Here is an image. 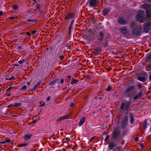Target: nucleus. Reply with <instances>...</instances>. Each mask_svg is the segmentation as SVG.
<instances>
[{"label": "nucleus", "instance_id": "4be33fe9", "mask_svg": "<svg viewBox=\"0 0 151 151\" xmlns=\"http://www.w3.org/2000/svg\"><path fill=\"white\" fill-rule=\"evenodd\" d=\"M93 50L96 51L98 53H99L101 50V47L98 46L95 47L94 49H93Z\"/></svg>", "mask_w": 151, "mask_h": 151}, {"label": "nucleus", "instance_id": "13d9d810", "mask_svg": "<svg viewBox=\"0 0 151 151\" xmlns=\"http://www.w3.org/2000/svg\"><path fill=\"white\" fill-rule=\"evenodd\" d=\"M31 31L33 35L35 34L37 32L36 30H31Z\"/></svg>", "mask_w": 151, "mask_h": 151}, {"label": "nucleus", "instance_id": "f8f14e48", "mask_svg": "<svg viewBox=\"0 0 151 151\" xmlns=\"http://www.w3.org/2000/svg\"><path fill=\"white\" fill-rule=\"evenodd\" d=\"M75 14L74 12H68L66 13V16L68 19H71L74 17Z\"/></svg>", "mask_w": 151, "mask_h": 151}, {"label": "nucleus", "instance_id": "603ef678", "mask_svg": "<svg viewBox=\"0 0 151 151\" xmlns=\"http://www.w3.org/2000/svg\"><path fill=\"white\" fill-rule=\"evenodd\" d=\"M109 135H108L105 138L104 140V141L105 142L107 140L109 139Z\"/></svg>", "mask_w": 151, "mask_h": 151}, {"label": "nucleus", "instance_id": "a878e982", "mask_svg": "<svg viewBox=\"0 0 151 151\" xmlns=\"http://www.w3.org/2000/svg\"><path fill=\"white\" fill-rule=\"evenodd\" d=\"M145 61L147 62H149L151 63V53L147 56V57Z\"/></svg>", "mask_w": 151, "mask_h": 151}, {"label": "nucleus", "instance_id": "393cba45", "mask_svg": "<svg viewBox=\"0 0 151 151\" xmlns=\"http://www.w3.org/2000/svg\"><path fill=\"white\" fill-rule=\"evenodd\" d=\"M147 17V18H150L151 17V12L149 9L146 10Z\"/></svg>", "mask_w": 151, "mask_h": 151}, {"label": "nucleus", "instance_id": "39448f33", "mask_svg": "<svg viewBox=\"0 0 151 151\" xmlns=\"http://www.w3.org/2000/svg\"><path fill=\"white\" fill-rule=\"evenodd\" d=\"M144 30L145 32L148 33L150 31L151 27V22L145 23L144 24Z\"/></svg>", "mask_w": 151, "mask_h": 151}, {"label": "nucleus", "instance_id": "5fc2aeb1", "mask_svg": "<svg viewBox=\"0 0 151 151\" xmlns=\"http://www.w3.org/2000/svg\"><path fill=\"white\" fill-rule=\"evenodd\" d=\"M66 47H67L68 49H70V46L68 45V44H66L65 45Z\"/></svg>", "mask_w": 151, "mask_h": 151}, {"label": "nucleus", "instance_id": "412c9836", "mask_svg": "<svg viewBox=\"0 0 151 151\" xmlns=\"http://www.w3.org/2000/svg\"><path fill=\"white\" fill-rule=\"evenodd\" d=\"M6 77H8L9 78V80H10L12 79H14V80H15V78H14L13 75L12 73H9L7 75Z\"/></svg>", "mask_w": 151, "mask_h": 151}, {"label": "nucleus", "instance_id": "8fccbe9b", "mask_svg": "<svg viewBox=\"0 0 151 151\" xmlns=\"http://www.w3.org/2000/svg\"><path fill=\"white\" fill-rule=\"evenodd\" d=\"M60 83L62 84H64V79L63 78H61L60 80Z\"/></svg>", "mask_w": 151, "mask_h": 151}, {"label": "nucleus", "instance_id": "ddd939ff", "mask_svg": "<svg viewBox=\"0 0 151 151\" xmlns=\"http://www.w3.org/2000/svg\"><path fill=\"white\" fill-rule=\"evenodd\" d=\"M129 122L131 124H132L134 122V116L132 112L129 113Z\"/></svg>", "mask_w": 151, "mask_h": 151}, {"label": "nucleus", "instance_id": "1a4fd4ad", "mask_svg": "<svg viewBox=\"0 0 151 151\" xmlns=\"http://www.w3.org/2000/svg\"><path fill=\"white\" fill-rule=\"evenodd\" d=\"M117 22L121 25H125L127 24V22L122 17H119L117 19Z\"/></svg>", "mask_w": 151, "mask_h": 151}, {"label": "nucleus", "instance_id": "774afa93", "mask_svg": "<svg viewBox=\"0 0 151 151\" xmlns=\"http://www.w3.org/2000/svg\"><path fill=\"white\" fill-rule=\"evenodd\" d=\"M149 79L150 81H151V74L149 76Z\"/></svg>", "mask_w": 151, "mask_h": 151}, {"label": "nucleus", "instance_id": "423d86ee", "mask_svg": "<svg viewBox=\"0 0 151 151\" xmlns=\"http://www.w3.org/2000/svg\"><path fill=\"white\" fill-rule=\"evenodd\" d=\"M128 120V117L127 115H125L122 119L121 124V128L124 129L127 124Z\"/></svg>", "mask_w": 151, "mask_h": 151}, {"label": "nucleus", "instance_id": "473e14b6", "mask_svg": "<svg viewBox=\"0 0 151 151\" xmlns=\"http://www.w3.org/2000/svg\"><path fill=\"white\" fill-rule=\"evenodd\" d=\"M57 82V80L56 79L52 81L49 84V85L54 86L56 84V83Z\"/></svg>", "mask_w": 151, "mask_h": 151}, {"label": "nucleus", "instance_id": "f3484780", "mask_svg": "<svg viewBox=\"0 0 151 151\" xmlns=\"http://www.w3.org/2000/svg\"><path fill=\"white\" fill-rule=\"evenodd\" d=\"M41 83V81H39L38 82L37 84L34 86V88L32 89V91H35L37 89L40 88Z\"/></svg>", "mask_w": 151, "mask_h": 151}, {"label": "nucleus", "instance_id": "3c124183", "mask_svg": "<svg viewBox=\"0 0 151 151\" xmlns=\"http://www.w3.org/2000/svg\"><path fill=\"white\" fill-rule=\"evenodd\" d=\"M26 35L28 37H31V35L29 32H27L26 34Z\"/></svg>", "mask_w": 151, "mask_h": 151}, {"label": "nucleus", "instance_id": "20e7f679", "mask_svg": "<svg viewBox=\"0 0 151 151\" xmlns=\"http://www.w3.org/2000/svg\"><path fill=\"white\" fill-rule=\"evenodd\" d=\"M104 33L102 31H99L96 35L97 40L99 43H101L104 39Z\"/></svg>", "mask_w": 151, "mask_h": 151}, {"label": "nucleus", "instance_id": "37998d69", "mask_svg": "<svg viewBox=\"0 0 151 151\" xmlns=\"http://www.w3.org/2000/svg\"><path fill=\"white\" fill-rule=\"evenodd\" d=\"M68 116L66 115H63L62 116V118L63 119V120L65 119H66L68 118Z\"/></svg>", "mask_w": 151, "mask_h": 151}, {"label": "nucleus", "instance_id": "bb28decb", "mask_svg": "<svg viewBox=\"0 0 151 151\" xmlns=\"http://www.w3.org/2000/svg\"><path fill=\"white\" fill-rule=\"evenodd\" d=\"M137 79L141 82H145L146 80L145 77L142 76H138L137 78Z\"/></svg>", "mask_w": 151, "mask_h": 151}, {"label": "nucleus", "instance_id": "4468645a", "mask_svg": "<svg viewBox=\"0 0 151 151\" xmlns=\"http://www.w3.org/2000/svg\"><path fill=\"white\" fill-rule=\"evenodd\" d=\"M142 94V92L141 91H140L137 94V95H136L133 98L132 101H134L137 100L139 98H140Z\"/></svg>", "mask_w": 151, "mask_h": 151}, {"label": "nucleus", "instance_id": "58836bf2", "mask_svg": "<svg viewBox=\"0 0 151 151\" xmlns=\"http://www.w3.org/2000/svg\"><path fill=\"white\" fill-rule=\"evenodd\" d=\"M63 120V119L62 118V116H60L59 118H58V119H57L56 120V122H60V121H61Z\"/></svg>", "mask_w": 151, "mask_h": 151}, {"label": "nucleus", "instance_id": "f257e3e1", "mask_svg": "<svg viewBox=\"0 0 151 151\" xmlns=\"http://www.w3.org/2000/svg\"><path fill=\"white\" fill-rule=\"evenodd\" d=\"M121 139L120 131L118 129H114L112 132L110 138L111 142L108 145L109 150H113V151H122L120 149L122 147L121 146H117L121 143Z\"/></svg>", "mask_w": 151, "mask_h": 151}, {"label": "nucleus", "instance_id": "0eeeda50", "mask_svg": "<svg viewBox=\"0 0 151 151\" xmlns=\"http://www.w3.org/2000/svg\"><path fill=\"white\" fill-rule=\"evenodd\" d=\"M144 15V13L143 12L139 11L137 15L135 17L136 20L137 21H139L143 19Z\"/></svg>", "mask_w": 151, "mask_h": 151}, {"label": "nucleus", "instance_id": "72a5a7b5", "mask_svg": "<svg viewBox=\"0 0 151 151\" xmlns=\"http://www.w3.org/2000/svg\"><path fill=\"white\" fill-rule=\"evenodd\" d=\"M17 18V17L16 15H12L10 17L8 18V19H13Z\"/></svg>", "mask_w": 151, "mask_h": 151}, {"label": "nucleus", "instance_id": "4d7b16f0", "mask_svg": "<svg viewBox=\"0 0 151 151\" xmlns=\"http://www.w3.org/2000/svg\"><path fill=\"white\" fill-rule=\"evenodd\" d=\"M68 19L67 18V17L65 16V17H64V19L62 20V21L63 22H65L66 20Z\"/></svg>", "mask_w": 151, "mask_h": 151}, {"label": "nucleus", "instance_id": "c85d7f7f", "mask_svg": "<svg viewBox=\"0 0 151 151\" xmlns=\"http://www.w3.org/2000/svg\"><path fill=\"white\" fill-rule=\"evenodd\" d=\"M54 47L53 46V45H50L49 46L48 48H46V50H49L50 51H51L52 50L54 49Z\"/></svg>", "mask_w": 151, "mask_h": 151}, {"label": "nucleus", "instance_id": "6ab92c4d", "mask_svg": "<svg viewBox=\"0 0 151 151\" xmlns=\"http://www.w3.org/2000/svg\"><path fill=\"white\" fill-rule=\"evenodd\" d=\"M74 25L73 24L71 23H70L69 24V25L68 27V29L69 31L72 32L73 30V29L74 27Z\"/></svg>", "mask_w": 151, "mask_h": 151}, {"label": "nucleus", "instance_id": "49530a36", "mask_svg": "<svg viewBox=\"0 0 151 151\" xmlns=\"http://www.w3.org/2000/svg\"><path fill=\"white\" fill-rule=\"evenodd\" d=\"M71 20L70 21H69L68 22V24H69L68 22H70V23H72L73 24H74V22L75 21V20L74 19H71Z\"/></svg>", "mask_w": 151, "mask_h": 151}, {"label": "nucleus", "instance_id": "aec40b11", "mask_svg": "<svg viewBox=\"0 0 151 151\" xmlns=\"http://www.w3.org/2000/svg\"><path fill=\"white\" fill-rule=\"evenodd\" d=\"M85 119V117H83L81 119L78 124V126L79 127H81L84 123Z\"/></svg>", "mask_w": 151, "mask_h": 151}, {"label": "nucleus", "instance_id": "9b49d317", "mask_svg": "<svg viewBox=\"0 0 151 151\" xmlns=\"http://www.w3.org/2000/svg\"><path fill=\"white\" fill-rule=\"evenodd\" d=\"M89 6L93 7H97V0H90L89 1Z\"/></svg>", "mask_w": 151, "mask_h": 151}, {"label": "nucleus", "instance_id": "dca6fc26", "mask_svg": "<svg viewBox=\"0 0 151 151\" xmlns=\"http://www.w3.org/2000/svg\"><path fill=\"white\" fill-rule=\"evenodd\" d=\"M151 7V4H145L141 5V7L142 9H144L146 10H148Z\"/></svg>", "mask_w": 151, "mask_h": 151}, {"label": "nucleus", "instance_id": "e2e57ef3", "mask_svg": "<svg viewBox=\"0 0 151 151\" xmlns=\"http://www.w3.org/2000/svg\"><path fill=\"white\" fill-rule=\"evenodd\" d=\"M66 138V140L67 141H69L70 140V138L69 137H67L66 138Z\"/></svg>", "mask_w": 151, "mask_h": 151}, {"label": "nucleus", "instance_id": "a19ab883", "mask_svg": "<svg viewBox=\"0 0 151 151\" xmlns=\"http://www.w3.org/2000/svg\"><path fill=\"white\" fill-rule=\"evenodd\" d=\"M33 5H35V6L36 8H40V4L37 2L36 4L33 3Z\"/></svg>", "mask_w": 151, "mask_h": 151}, {"label": "nucleus", "instance_id": "ea45409f", "mask_svg": "<svg viewBox=\"0 0 151 151\" xmlns=\"http://www.w3.org/2000/svg\"><path fill=\"white\" fill-rule=\"evenodd\" d=\"M14 88V86L13 85H12L10 86L6 90V91H9L10 90L12 89L13 88Z\"/></svg>", "mask_w": 151, "mask_h": 151}, {"label": "nucleus", "instance_id": "f03ea898", "mask_svg": "<svg viewBox=\"0 0 151 151\" xmlns=\"http://www.w3.org/2000/svg\"><path fill=\"white\" fill-rule=\"evenodd\" d=\"M132 96V94H127V97L129 98V100L128 101H126L121 104L119 108L120 112L121 113H123L124 111H126L128 113L129 111V108L133 103V102L131 101L132 99L131 97Z\"/></svg>", "mask_w": 151, "mask_h": 151}, {"label": "nucleus", "instance_id": "7ed1b4c3", "mask_svg": "<svg viewBox=\"0 0 151 151\" xmlns=\"http://www.w3.org/2000/svg\"><path fill=\"white\" fill-rule=\"evenodd\" d=\"M142 29L141 27H135L132 30V34L133 35H140L142 34Z\"/></svg>", "mask_w": 151, "mask_h": 151}, {"label": "nucleus", "instance_id": "b1692460", "mask_svg": "<svg viewBox=\"0 0 151 151\" xmlns=\"http://www.w3.org/2000/svg\"><path fill=\"white\" fill-rule=\"evenodd\" d=\"M79 81L78 79H76V78H73L71 82V84L73 85L76 84Z\"/></svg>", "mask_w": 151, "mask_h": 151}, {"label": "nucleus", "instance_id": "6e6d98bb", "mask_svg": "<svg viewBox=\"0 0 151 151\" xmlns=\"http://www.w3.org/2000/svg\"><path fill=\"white\" fill-rule=\"evenodd\" d=\"M64 58V56L63 55H60L59 56V58L60 60H62Z\"/></svg>", "mask_w": 151, "mask_h": 151}, {"label": "nucleus", "instance_id": "de8ad7c7", "mask_svg": "<svg viewBox=\"0 0 151 151\" xmlns=\"http://www.w3.org/2000/svg\"><path fill=\"white\" fill-rule=\"evenodd\" d=\"M103 46L104 47H106L108 45V43L106 42V41L104 43H103Z\"/></svg>", "mask_w": 151, "mask_h": 151}, {"label": "nucleus", "instance_id": "4c0bfd02", "mask_svg": "<svg viewBox=\"0 0 151 151\" xmlns=\"http://www.w3.org/2000/svg\"><path fill=\"white\" fill-rule=\"evenodd\" d=\"M112 87L111 86H108L105 88V90L107 91H109L112 89Z\"/></svg>", "mask_w": 151, "mask_h": 151}, {"label": "nucleus", "instance_id": "338daca9", "mask_svg": "<svg viewBox=\"0 0 151 151\" xmlns=\"http://www.w3.org/2000/svg\"><path fill=\"white\" fill-rule=\"evenodd\" d=\"M13 104H11L8 106H7V107L8 108H11L12 106H13Z\"/></svg>", "mask_w": 151, "mask_h": 151}, {"label": "nucleus", "instance_id": "0e129e2a", "mask_svg": "<svg viewBox=\"0 0 151 151\" xmlns=\"http://www.w3.org/2000/svg\"><path fill=\"white\" fill-rule=\"evenodd\" d=\"M17 63H15L13 65L15 66H19V65Z\"/></svg>", "mask_w": 151, "mask_h": 151}, {"label": "nucleus", "instance_id": "680f3d73", "mask_svg": "<svg viewBox=\"0 0 151 151\" xmlns=\"http://www.w3.org/2000/svg\"><path fill=\"white\" fill-rule=\"evenodd\" d=\"M91 78V76L90 75H88L86 76V78L88 79H89Z\"/></svg>", "mask_w": 151, "mask_h": 151}, {"label": "nucleus", "instance_id": "a211bd4d", "mask_svg": "<svg viewBox=\"0 0 151 151\" xmlns=\"http://www.w3.org/2000/svg\"><path fill=\"white\" fill-rule=\"evenodd\" d=\"M111 9L110 8L104 9L103 10V14L104 15H106L111 10Z\"/></svg>", "mask_w": 151, "mask_h": 151}, {"label": "nucleus", "instance_id": "79ce46f5", "mask_svg": "<svg viewBox=\"0 0 151 151\" xmlns=\"http://www.w3.org/2000/svg\"><path fill=\"white\" fill-rule=\"evenodd\" d=\"M27 88V86L26 85L24 86L21 89V90L22 91H25L26 90Z\"/></svg>", "mask_w": 151, "mask_h": 151}, {"label": "nucleus", "instance_id": "f704fd0d", "mask_svg": "<svg viewBox=\"0 0 151 151\" xmlns=\"http://www.w3.org/2000/svg\"><path fill=\"white\" fill-rule=\"evenodd\" d=\"M14 106L17 107H20L22 106V105L21 103H15Z\"/></svg>", "mask_w": 151, "mask_h": 151}, {"label": "nucleus", "instance_id": "cd10ccee", "mask_svg": "<svg viewBox=\"0 0 151 151\" xmlns=\"http://www.w3.org/2000/svg\"><path fill=\"white\" fill-rule=\"evenodd\" d=\"M37 21L36 19H28L27 20V22L30 24H34Z\"/></svg>", "mask_w": 151, "mask_h": 151}, {"label": "nucleus", "instance_id": "6e6552de", "mask_svg": "<svg viewBox=\"0 0 151 151\" xmlns=\"http://www.w3.org/2000/svg\"><path fill=\"white\" fill-rule=\"evenodd\" d=\"M134 88L135 86H130L127 87L124 92V93H125L126 96H127V94L129 93L132 94V93H130V92L132 91Z\"/></svg>", "mask_w": 151, "mask_h": 151}, {"label": "nucleus", "instance_id": "2eb2a0df", "mask_svg": "<svg viewBox=\"0 0 151 151\" xmlns=\"http://www.w3.org/2000/svg\"><path fill=\"white\" fill-rule=\"evenodd\" d=\"M32 136L31 134H25L23 136V138L24 140H28L30 139L31 137Z\"/></svg>", "mask_w": 151, "mask_h": 151}, {"label": "nucleus", "instance_id": "c03bdc74", "mask_svg": "<svg viewBox=\"0 0 151 151\" xmlns=\"http://www.w3.org/2000/svg\"><path fill=\"white\" fill-rule=\"evenodd\" d=\"M68 32L69 34L68 38L70 40L72 36V34L71 33V32H70V31H69Z\"/></svg>", "mask_w": 151, "mask_h": 151}, {"label": "nucleus", "instance_id": "5701e85b", "mask_svg": "<svg viewBox=\"0 0 151 151\" xmlns=\"http://www.w3.org/2000/svg\"><path fill=\"white\" fill-rule=\"evenodd\" d=\"M147 119H146L144 122L143 124V129L144 130H145L147 128Z\"/></svg>", "mask_w": 151, "mask_h": 151}, {"label": "nucleus", "instance_id": "052dcab7", "mask_svg": "<svg viewBox=\"0 0 151 151\" xmlns=\"http://www.w3.org/2000/svg\"><path fill=\"white\" fill-rule=\"evenodd\" d=\"M50 96H48L47 97L46 99L47 102H48L49 101V100H50Z\"/></svg>", "mask_w": 151, "mask_h": 151}, {"label": "nucleus", "instance_id": "c756f323", "mask_svg": "<svg viewBox=\"0 0 151 151\" xmlns=\"http://www.w3.org/2000/svg\"><path fill=\"white\" fill-rule=\"evenodd\" d=\"M145 70L147 71L151 70V64L147 65L146 66Z\"/></svg>", "mask_w": 151, "mask_h": 151}, {"label": "nucleus", "instance_id": "c9c22d12", "mask_svg": "<svg viewBox=\"0 0 151 151\" xmlns=\"http://www.w3.org/2000/svg\"><path fill=\"white\" fill-rule=\"evenodd\" d=\"M18 8V5L17 4H14L13 6V9L15 11L17 10Z\"/></svg>", "mask_w": 151, "mask_h": 151}, {"label": "nucleus", "instance_id": "e433bc0d", "mask_svg": "<svg viewBox=\"0 0 151 151\" xmlns=\"http://www.w3.org/2000/svg\"><path fill=\"white\" fill-rule=\"evenodd\" d=\"M26 61V60L24 59H21L20 60L18 61L17 63H19V64H23L24 62Z\"/></svg>", "mask_w": 151, "mask_h": 151}, {"label": "nucleus", "instance_id": "7c9ffc66", "mask_svg": "<svg viewBox=\"0 0 151 151\" xmlns=\"http://www.w3.org/2000/svg\"><path fill=\"white\" fill-rule=\"evenodd\" d=\"M16 49L18 51L21 52L23 51V49L22 47L21 46H18L17 47Z\"/></svg>", "mask_w": 151, "mask_h": 151}, {"label": "nucleus", "instance_id": "864d4df0", "mask_svg": "<svg viewBox=\"0 0 151 151\" xmlns=\"http://www.w3.org/2000/svg\"><path fill=\"white\" fill-rule=\"evenodd\" d=\"M74 105V104L73 102H71L70 104V107H73Z\"/></svg>", "mask_w": 151, "mask_h": 151}, {"label": "nucleus", "instance_id": "bf43d9fd", "mask_svg": "<svg viewBox=\"0 0 151 151\" xmlns=\"http://www.w3.org/2000/svg\"><path fill=\"white\" fill-rule=\"evenodd\" d=\"M5 142H6V143H10V142H11V140L9 139H6L5 140Z\"/></svg>", "mask_w": 151, "mask_h": 151}, {"label": "nucleus", "instance_id": "69168bd1", "mask_svg": "<svg viewBox=\"0 0 151 151\" xmlns=\"http://www.w3.org/2000/svg\"><path fill=\"white\" fill-rule=\"evenodd\" d=\"M134 140L136 141H137L139 140V138L138 137H135V138L134 139Z\"/></svg>", "mask_w": 151, "mask_h": 151}, {"label": "nucleus", "instance_id": "2f4dec72", "mask_svg": "<svg viewBox=\"0 0 151 151\" xmlns=\"http://www.w3.org/2000/svg\"><path fill=\"white\" fill-rule=\"evenodd\" d=\"M28 145L27 143H26V144H18V145L17 146L18 147H25L26 146H27V145Z\"/></svg>", "mask_w": 151, "mask_h": 151}, {"label": "nucleus", "instance_id": "09e8293b", "mask_svg": "<svg viewBox=\"0 0 151 151\" xmlns=\"http://www.w3.org/2000/svg\"><path fill=\"white\" fill-rule=\"evenodd\" d=\"M137 87H138L139 89H141L142 88V86L140 84H138L137 86Z\"/></svg>", "mask_w": 151, "mask_h": 151}, {"label": "nucleus", "instance_id": "a18cd8bd", "mask_svg": "<svg viewBox=\"0 0 151 151\" xmlns=\"http://www.w3.org/2000/svg\"><path fill=\"white\" fill-rule=\"evenodd\" d=\"M36 11L37 12H38L40 13H41L42 11L41 10L40 8H36Z\"/></svg>", "mask_w": 151, "mask_h": 151}, {"label": "nucleus", "instance_id": "9d476101", "mask_svg": "<svg viewBox=\"0 0 151 151\" xmlns=\"http://www.w3.org/2000/svg\"><path fill=\"white\" fill-rule=\"evenodd\" d=\"M119 31L120 32L124 35H126L128 32V31L125 26L122 27L120 28Z\"/></svg>", "mask_w": 151, "mask_h": 151}]
</instances>
